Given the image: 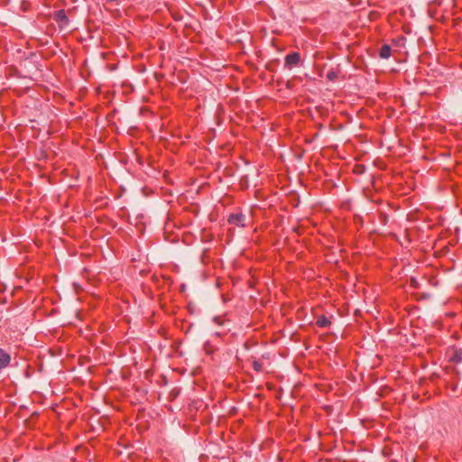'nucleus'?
<instances>
[{"instance_id":"1a4fd4ad","label":"nucleus","mask_w":462,"mask_h":462,"mask_svg":"<svg viewBox=\"0 0 462 462\" xmlns=\"http://www.w3.org/2000/svg\"><path fill=\"white\" fill-rule=\"evenodd\" d=\"M227 221L230 222L231 221V215L227 217Z\"/></svg>"},{"instance_id":"423d86ee","label":"nucleus","mask_w":462,"mask_h":462,"mask_svg":"<svg viewBox=\"0 0 462 462\" xmlns=\"http://www.w3.org/2000/svg\"><path fill=\"white\" fill-rule=\"evenodd\" d=\"M327 78L329 80H335L337 78V73L335 71H328L327 74Z\"/></svg>"},{"instance_id":"7ed1b4c3","label":"nucleus","mask_w":462,"mask_h":462,"mask_svg":"<svg viewBox=\"0 0 462 462\" xmlns=\"http://www.w3.org/2000/svg\"><path fill=\"white\" fill-rule=\"evenodd\" d=\"M9 363L10 356L4 350L0 349V368L6 367Z\"/></svg>"},{"instance_id":"6e6552de","label":"nucleus","mask_w":462,"mask_h":462,"mask_svg":"<svg viewBox=\"0 0 462 462\" xmlns=\"http://www.w3.org/2000/svg\"><path fill=\"white\" fill-rule=\"evenodd\" d=\"M57 15L59 16L60 19L67 20V17L62 11H60Z\"/></svg>"},{"instance_id":"39448f33","label":"nucleus","mask_w":462,"mask_h":462,"mask_svg":"<svg viewBox=\"0 0 462 462\" xmlns=\"http://www.w3.org/2000/svg\"><path fill=\"white\" fill-rule=\"evenodd\" d=\"M317 325L319 327V328H328L329 325H330V320L325 317L324 315L322 316H319L318 319H317V321H316Z\"/></svg>"},{"instance_id":"20e7f679","label":"nucleus","mask_w":462,"mask_h":462,"mask_svg":"<svg viewBox=\"0 0 462 462\" xmlns=\"http://www.w3.org/2000/svg\"><path fill=\"white\" fill-rule=\"evenodd\" d=\"M392 54V48L388 44H384L381 47L379 56L382 59H389Z\"/></svg>"},{"instance_id":"f257e3e1","label":"nucleus","mask_w":462,"mask_h":462,"mask_svg":"<svg viewBox=\"0 0 462 462\" xmlns=\"http://www.w3.org/2000/svg\"><path fill=\"white\" fill-rule=\"evenodd\" d=\"M300 61V56L299 52H291L286 55L284 60V66L291 69L293 67L299 65Z\"/></svg>"},{"instance_id":"0eeeda50","label":"nucleus","mask_w":462,"mask_h":462,"mask_svg":"<svg viewBox=\"0 0 462 462\" xmlns=\"http://www.w3.org/2000/svg\"><path fill=\"white\" fill-rule=\"evenodd\" d=\"M452 360L456 363H461L462 362V354L461 353H456L454 356L452 357Z\"/></svg>"},{"instance_id":"f03ea898","label":"nucleus","mask_w":462,"mask_h":462,"mask_svg":"<svg viewBox=\"0 0 462 462\" xmlns=\"http://www.w3.org/2000/svg\"><path fill=\"white\" fill-rule=\"evenodd\" d=\"M245 220V215L242 213H233V225H236L238 226H245L246 225Z\"/></svg>"}]
</instances>
